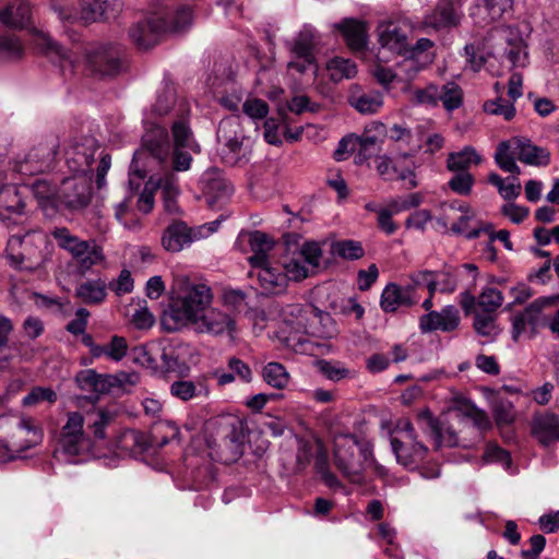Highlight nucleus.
Returning <instances> with one entry per match:
<instances>
[{
    "instance_id": "f257e3e1",
    "label": "nucleus",
    "mask_w": 559,
    "mask_h": 559,
    "mask_svg": "<svg viewBox=\"0 0 559 559\" xmlns=\"http://www.w3.org/2000/svg\"><path fill=\"white\" fill-rule=\"evenodd\" d=\"M191 24L189 5H175L173 0H152L146 17L131 26L129 36L139 49L146 50L167 36L187 32Z\"/></svg>"
},
{
    "instance_id": "f03ea898",
    "label": "nucleus",
    "mask_w": 559,
    "mask_h": 559,
    "mask_svg": "<svg viewBox=\"0 0 559 559\" xmlns=\"http://www.w3.org/2000/svg\"><path fill=\"white\" fill-rule=\"evenodd\" d=\"M150 154L160 166L165 168L164 175H153L148 180L155 189L162 190L165 210L168 213L178 211L177 197L179 194L178 178L170 160V141L167 130L160 126H153L142 138V150L134 154L131 169L143 178L144 174L138 170V160L145 154Z\"/></svg>"
},
{
    "instance_id": "7ed1b4c3",
    "label": "nucleus",
    "mask_w": 559,
    "mask_h": 559,
    "mask_svg": "<svg viewBox=\"0 0 559 559\" xmlns=\"http://www.w3.org/2000/svg\"><path fill=\"white\" fill-rule=\"evenodd\" d=\"M212 300L213 293L206 284L187 276L175 277L168 307L162 316L163 329L167 332H177L188 328Z\"/></svg>"
},
{
    "instance_id": "20e7f679",
    "label": "nucleus",
    "mask_w": 559,
    "mask_h": 559,
    "mask_svg": "<svg viewBox=\"0 0 559 559\" xmlns=\"http://www.w3.org/2000/svg\"><path fill=\"white\" fill-rule=\"evenodd\" d=\"M216 139L218 152L226 165L236 166L249 162L253 141L247 136L239 116H230L221 120Z\"/></svg>"
},
{
    "instance_id": "39448f33",
    "label": "nucleus",
    "mask_w": 559,
    "mask_h": 559,
    "mask_svg": "<svg viewBox=\"0 0 559 559\" xmlns=\"http://www.w3.org/2000/svg\"><path fill=\"white\" fill-rule=\"evenodd\" d=\"M515 159L532 166H547L550 162V154L547 150L534 145L526 139L513 138L500 142L495 153L496 164L503 171L520 175L521 170Z\"/></svg>"
},
{
    "instance_id": "423d86ee",
    "label": "nucleus",
    "mask_w": 559,
    "mask_h": 559,
    "mask_svg": "<svg viewBox=\"0 0 559 559\" xmlns=\"http://www.w3.org/2000/svg\"><path fill=\"white\" fill-rule=\"evenodd\" d=\"M50 235L58 247L72 257L81 273H86L105 261L103 248L95 240H83L71 234L67 227H55Z\"/></svg>"
},
{
    "instance_id": "0eeeda50",
    "label": "nucleus",
    "mask_w": 559,
    "mask_h": 559,
    "mask_svg": "<svg viewBox=\"0 0 559 559\" xmlns=\"http://www.w3.org/2000/svg\"><path fill=\"white\" fill-rule=\"evenodd\" d=\"M322 249L317 241H305L300 246L287 243L283 269L288 281L299 282L316 273L320 267Z\"/></svg>"
},
{
    "instance_id": "6e6552de",
    "label": "nucleus",
    "mask_w": 559,
    "mask_h": 559,
    "mask_svg": "<svg viewBox=\"0 0 559 559\" xmlns=\"http://www.w3.org/2000/svg\"><path fill=\"white\" fill-rule=\"evenodd\" d=\"M43 440V430L35 419L20 418L11 428L8 438L0 442V461L14 460L25 450L39 444Z\"/></svg>"
},
{
    "instance_id": "1a4fd4ad",
    "label": "nucleus",
    "mask_w": 559,
    "mask_h": 559,
    "mask_svg": "<svg viewBox=\"0 0 559 559\" xmlns=\"http://www.w3.org/2000/svg\"><path fill=\"white\" fill-rule=\"evenodd\" d=\"M85 419L80 412H70L61 428L58 450L67 455L75 456L88 452L93 448L91 437L84 430Z\"/></svg>"
},
{
    "instance_id": "9d476101",
    "label": "nucleus",
    "mask_w": 559,
    "mask_h": 559,
    "mask_svg": "<svg viewBox=\"0 0 559 559\" xmlns=\"http://www.w3.org/2000/svg\"><path fill=\"white\" fill-rule=\"evenodd\" d=\"M559 300L558 296L539 297L527 305L521 312L512 318V338L519 341L521 335L530 331L535 335L538 328L546 325L545 310L556 306Z\"/></svg>"
},
{
    "instance_id": "9b49d317",
    "label": "nucleus",
    "mask_w": 559,
    "mask_h": 559,
    "mask_svg": "<svg viewBox=\"0 0 559 559\" xmlns=\"http://www.w3.org/2000/svg\"><path fill=\"white\" fill-rule=\"evenodd\" d=\"M391 447L396 461L406 468H415L428 453V448L417 440L414 426L408 421L397 430V436L391 438Z\"/></svg>"
},
{
    "instance_id": "f8f14e48",
    "label": "nucleus",
    "mask_w": 559,
    "mask_h": 559,
    "mask_svg": "<svg viewBox=\"0 0 559 559\" xmlns=\"http://www.w3.org/2000/svg\"><path fill=\"white\" fill-rule=\"evenodd\" d=\"M173 146L170 145L171 166L177 171H186L192 163L191 154L201 152L200 145L185 119L174 121L171 126Z\"/></svg>"
},
{
    "instance_id": "ddd939ff",
    "label": "nucleus",
    "mask_w": 559,
    "mask_h": 559,
    "mask_svg": "<svg viewBox=\"0 0 559 559\" xmlns=\"http://www.w3.org/2000/svg\"><path fill=\"white\" fill-rule=\"evenodd\" d=\"M118 46L98 45L86 51L85 68L95 76H115L126 68Z\"/></svg>"
},
{
    "instance_id": "4468645a",
    "label": "nucleus",
    "mask_w": 559,
    "mask_h": 559,
    "mask_svg": "<svg viewBox=\"0 0 559 559\" xmlns=\"http://www.w3.org/2000/svg\"><path fill=\"white\" fill-rule=\"evenodd\" d=\"M59 148V140L49 136L34 145L22 159L14 163V170L32 176L51 168Z\"/></svg>"
},
{
    "instance_id": "2eb2a0df",
    "label": "nucleus",
    "mask_w": 559,
    "mask_h": 559,
    "mask_svg": "<svg viewBox=\"0 0 559 559\" xmlns=\"http://www.w3.org/2000/svg\"><path fill=\"white\" fill-rule=\"evenodd\" d=\"M192 330L199 334L211 336L234 337L237 331L236 318L222 308L206 307L190 323Z\"/></svg>"
},
{
    "instance_id": "dca6fc26",
    "label": "nucleus",
    "mask_w": 559,
    "mask_h": 559,
    "mask_svg": "<svg viewBox=\"0 0 559 559\" xmlns=\"http://www.w3.org/2000/svg\"><path fill=\"white\" fill-rule=\"evenodd\" d=\"M358 439L354 435H340L334 440V464L349 481L360 484L364 463L355 459Z\"/></svg>"
},
{
    "instance_id": "f3484780",
    "label": "nucleus",
    "mask_w": 559,
    "mask_h": 559,
    "mask_svg": "<svg viewBox=\"0 0 559 559\" xmlns=\"http://www.w3.org/2000/svg\"><path fill=\"white\" fill-rule=\"evenodd\" d=\"M308 313V305L299 304L283 306L278 311L281 320L280 333L286 346L298 350L305 344V317Z\"/></svg>"
},
{
    "instance_id": "a211bd4d",
    "label": "nucleus",
    "mask_w": 559,
    "mask_h": 559,
    "mask_svg": "<svg viewBox=\"0 0 559 559\" xmlns=\"http://www.w3.org/2000/svg\"><path fill=\"white\" fill-rule=\"evenodd\" d=\"M217 225L218 222L215 221L201 226L198 230H193L183 222H175L164 231L162 245L167 251L179 252L193 240L214 233L217 229Z\"/></svg>"
},
{
    "instance_id": "6ab92c4d",
    "label": "nucleus",
    "mask_w": 559,
    "mask_h": 559,
    "mask_svg": "<svg viewBox=\"0 0 559 559\" xmlns=\"http://www.w3.org/2000/svg\"><path fill=\"white\" fill-rule=\"evenodd\" d=\"M90 198L91 187L86 177L66 178L58 188V209L81 210L90 203Z\"/></svg>"
},
{
    "instance_id": "aec40b11",
    "label": "nucleus",
    "mask_w": 559,
    "mask_h": 559,
    "mask_svg": "<svg viewBox=\"0 0 559 559\" xmlns=\"http://www.w3.org/2000/svg\"><path fill=\"white\" fill-rule=\"evenodd\" d=\"M7 257L19 269H35L41 262L40 252L33 248V241L26 236L13 235L7 245Z\"/></svg>"
},
{
    "instance_id": "412c9836",
    "label": "nucleus",
    "mask_w": 559,
    "mask_h": 559,
    "mask_svg": "<svg viewBox=\"0 0 559 559\" xmlns=\"http://www.w3.org/2000/svg\"><path fill=\"white\" fill-rule=\"evenodd\" d=\"M37 45L57 63L63 76H72L81 67L76 52H69L49 35L41 34L37 38Z\"/></svg>"
},
{
    "instance_id": "4be33fe9",
    "label": "nucleus",
    "mask_w": 559,
    "mask_h": 559,
    "mask_svg": "<svg viewBox=\"0 0 559 559\" xmlns=\"http://www.w3.org/2000/svg\"><path fill=\"white\" fill-rule=\"evenodd\" d=\"M97 151L94 139H85L84 142H75L64 152L66 164L70 171L85 177L91 173V166Z\"/></svg>"
},
{
    "instance_id": "5701e85b",
    "label": "nucleus",
    "mask_w": 559,
    "mask_h": 559,
    "mask_svg": "<svg viewBox=\"0 0 559 559\" xmlns=\"http://www.w3.org/2000/svg\"><path fill=\"white\" fill-rule=\"evenodd\" d=\"M514 0H475L471 16L474 23L486 27L510 14Z\"/></svg>"
},
{
    "instance_id": "b1692460",
    "label": "nucleus",
    "mask_w": 559,
    "mask_h": 559,
    "mask_svg": "<svg viewBox=\"0 0 559 559\" xmlns=\"http://www.w3.org/2000/svg\"><path fill=\"white\" fill-rule=\"evenodd\" d=\"M461 317L455 306L449 305L441 311H430L419 319V329L423 333L433 331L452 332L460 325Z\"/></svg>"
},
{
    "instance_id": "393cba45",
    "label": "nucleus",
    "mask_w": 559,
    "mask_h": 559,
    "mask_svg": "<svg viewBox=\"0 0 559 559\" xmlns=\"http://www.w3.org/2000/svg\"><path fill=\"white\" fill-rule=\"evenodd\" d=\"M249 277L255 280L262 294H278L285 290L287 286V276L271 261L262 265H252Z\"/></svg>"
},
{
    "instance_id": "a878e982",
    "label": "nucleus",
    "mask_w": 559,
    "mask_h": 559,
    "mask_svg": "<svg viewBox=\"0 0 559 559\" xmlns=\"http://www.w3.org/2000/svg\"><path fill=\"white\" fill-rule=\"evenodd\" d=\"M523 76L519 72L512 73L509 79L508 96L509 100L498 97L492 100H487L484 104V110L490 115L503 116L506 120H511L515 116V108L513 102L522 96Z\"/></svg>"
},
{
    "instance_id": "bb28decb",
    "label": "nucleus",
    "mask_w": 559,
    "mask_h": 559,
    "mask_svg": "<svg viewBox=\"0 0 559 559\" xmlns=\"http://www.w3.org/2000/svg\"><path fill=\"white\" fill-rule=\"evenodd\" d=\"M418 423L425 432L430 436L436 448L459 445L456 431L449 425L435 418L429 411H424L418 415Z\"/></svg>"
},
{
    "instance_id": "cd10ccee",
    "label": "nucleus",
    "mask_w": 559,
    "mask_h": 559,
    "mask_svg": "<svg viewBox=\"0 0 559 559\" xmlns=\"http://www.w3.org/2000/svg\"><path fill=\"white\" fill-rule=\"evenodd\" d=\"M502 293L493 287L484 288L478 297L464 293L461 299V306L466 316L475 310H480L483 313L497 314V310L502 306Z\"/></svg>"
},
{
    "instance_id": "c85d7f7f",
    "label": "nucleus",
    "mask_w": 559,
    "mask_h": 559,
    "mask_svg": "<svg viewBox=\"0 0 559 559\" xmlns=\"http://www.w3.org/2000/svg\"><path fill=\"white\" fill-rule=\"evenodd\" d=\"M461 0H440L425 23L436 29L457 26L462 19Z\"/></svg>"
},
{
    "instance_id": "c756f323",
    "label": "nucleus",
    "mask_w": 559,
    "mask_h": 559,
    "mask_svg": "<svg viewBox=\"0 0 559 559\" xmlns=\"http://www.w3.org/2000/svg\"><path fill=\"white\" fill-rule=\"evenodd\" d=\"M497 32L507 44L504 53L512 67H525L528 56L527 46L520 29L513 26H503Z\"/></svg>"
},
{
    "instance_id": "7c9ffc66",
    "label": "nucleus",
    "mask_w": 559,
    "mask_h": 559,
    "mask_svg": "<svg viewBox=\"0 0 559 559\" xmlns=\"http://www.w3.org/2000/svg\"><path fill=\"white\" fill-rule=\"evenodd\" d=\"M305 318V343L308 337L331 338L336 333L331 316L312 305H308V313Z\"/></svg>"
},
{
    "instance_id": "2f4dec72",
    "label": "nucleus",
    "mask_w": 559,
    "mask_h": 559,
    "mask_svg": "<svg viewBox=\"0 0 559 559\" xmlns=\"http://www.w3.org/2000/svg\"><path fill=\"white\" fill-rule=\"evenodd\" d=\"M417 302L414 296V287L400 286L395 283L388 284L381 294L380 306L384 312H395L401 307H411Z\"/></svg>"
},
{
    "instance_id": "473e14b6",
    "label": "nucleus",
    "mask_w": 559,
    "mask_h": 559,
    "mask_svg": "<svg viewBox=\"0 0 559 559\" xmlns=\"http://www.w3.org/2000/svg\"><path fill=\"white\" fill-rule=\"evenodd\" d=\"M106 0H95L93 4L83 7L80 11L69 5L55 7V11L63 22L74 23L80 21L88 24L106 13Z\"/></svg>"
},
{
    "instance_id": "72a5a7b5",
    "label": "nucleus",
    "mask_w": 559,
    "mask_h": 559,
    "mask_svg": "<svg viewBox=\"0 0 559 559\" xmlns=\"http://www.w3.org/2000/svg\"><path fill=\"white\" fill-rule=\"evenodd\" d=\"M241 444L240 437L236 432V425L231 424L230 432L223 437L217 448L212 449L211 455L224 464H230L241 456Z\"/></svg>"
},
{
    "instance_id": "f704fd0d",
    "label": "nucleus",
    "mask_w": 559,
    "mask_h": 559,
    "mask_svg": "<svg viewBox=\"0 0 559 559\" xmlns=\"http://www.w3.org/2000/svg\"><path fill=\"white\" fill-rule=\"evenodd\" d=\"M201 189L210 203L227 197L233 192V187L216 168L207 169L201 178Z\"/></svg>"
},
{
    "instance_id": "c9c22d12",
    "label": "nucleus",
    "mask_w": 559,
    "mask_h": 559,
    "mask_svg": "<svg viewBox=\"0 0 559 559\" xmlns=\"http://www.w3.org/2000/svg\"><path fill=\"white\" fill-rule=\"evenodd\" d=\"M532 435L545 447L559 441V417L554 414L535 417L532 424Z\"/></svg>"
},
{
    "instance_id": "e433bc0d",
    "label": "nucleus",
    "mask_w": 559,
    "mask_h": 559,
    "mask_svg": "<svg viewBox=\"0 0 559 559\" xmlns=\"http://www.w3.org/2000/svg\"><path fill=\"white\" fill-rule=\"evenodd\" d=\"M117 413L114 409L97 407L86 412L84 419L87 429L97 440H104L107 437L106 430L116 420Z\"/></svg>"
},
{
    "instance_id": "4c0bfd02",
    "label": "nucleus",
    "mask_w": 559,
    "mask_h": 559,
    "mask_svg": "<svg viewBox=\"0 0 559 559\" xmlns=\"http://www.w3.org/2000/svg\"><path fill=\"white\" fill-rule=\"evenodd\" d=\"M32 8L28 0H12L0 11V21L11 27H25L31 22Z\"/></svg>"
},
{
    "instance_id": "58836bf2",
    "label": "nucleus",
    "mask_w": 559,
    "mask_h": 559,
    "mask_svg": "<svg viewBox=\"0 0 559 559\" xmlns=\"http://www.w3.org/2000/svg\"><path fill=\"white\" fill-rule=\"evenodd\" d=\"M348 103L360 114L377 112L383 106L382 94L378 91L362 92L355 86L348 97Z\"/></svg>"
},
{
    "instance_id": "ea45409f",
    "label": "nucleus",
    "mask_w": 559,
    "mask_h": 559,
    "mask_svg": "<svg viewBox=\"0 0 559 559\" xmlns=\"http://www.w3.org/2000/svg\"><path fill=\"white\" fill-rule=\"evenodd\" d=\"M379 43L382 48L401 55L407 46L406 35L393 23H384L378 27Z\"/></svg>"
},
{
    "instance_id": "a19ab883",
    "label": "nucleus",
    "mask_w": 559,
    "mask_h": 559,
    "mask_svg": "<svg viewBox=\"0 0 559 559\" xmlns=\"http://www.w3.org/2000/svg\"><path fill=\"white\" fill-rule=\"evenodd\" d=\"M347 46L355 51L362 50L367 43L366 24L354 20L345 19L338 25Z\"/></svg>"
},
{
    "instance_id": "79ce46f5",
    "label": "nucleus",
    "mask_w": 559,
    "mask_h": 559,
    "mask_svg": "<svg viewBox=\"0 0 559 559\" xmlns=\"http://www.w3.org/2000/svg\"><path fill=\"white\" fill-rule=\"evenodd\" d=\"M107 288L105 280H86L76 286L75 295L84 304L98 305L106 299Z\"/></svg>"
},
{
    "instance_id": "37998d69",
    "label": "nucleus",
    "mask_w": 559,
    "mask_h": 559,
    "mask_svg": "<svg viewBox=\"0 0 559 559\" xmlns=\"http://www.w3.org/2000/svg\"><path fill=\"white\" fill-rule=\"evenodd\" d=\"M252 255L248 258L250 265H262L270 261L269 253L274 247L272 238L266 234L255 230L250 234L249 238Z\"/></svg>"
},
{
    "instance_id": "c03bdc74",
    "label": "nucleus",
    "mask_w": 559,
    "mask_h": 559,
    "mask_svg": "<svg viewBox=\"0 0 559 559\" xmlns=\"http://www.w3.org/2000/svg\"><path fill=\"white\" fill-rule=\"evenodd\" d=\"M76 382L82 390L95 393H105L111 385L108 376L99 374L93 369H86L79 372L76 376Z\"/></svg>"
},
{
    "instance_id": "a18cd8bd",
    "label": "nucleus",
    "mask_w": 559,
    "mask_h": 559,
    "mask_svg": "<svg viewBox=\"0 0 559 559\" xmlns=\"http://www.w3.org/2000/svg\"><path fill=\"white\" fill-rule=\"evenodd\" d=\"M481 156L472 146H465L460 152L450 153L447 167L450 171H467L472 164H480Z\"/></svg>"
},
{
    "instance_id": "49530a36",
    "label": "nucleus",
    "mask_w": 559,
    "mask_h": 559,
    "mask_svg": "<svg viewBox=\"0 0 559 559\" xmlns=\"http://www.w3.org/2000/svg\"><path fill=\"white\" fill-rule=\"evenodd\" d=\"M129 344L126 337L119 335H112L109 342L100 344V347H96V358L106 357L111 361H121L128 353Z\"/></svg>"
},
{
    "instance_id": "de8ad7c7",
    "label": "nucleus",
    "mask_w": 559,
    "mask_h": 559,
    "mask_svg": "<svg viewBox=\"0 0 559 559\" xmlns=\"http://www.w3.org/2000/svg\"><path fill=\"white\" fill-rule=\"evenodd\" d=\"M117 445L126 453L135 454L145 451L148 447V442L143 432L134 429H127L119 436Z\"/></svg>"
},
{
    "instance_id": "09e8293b",
    "label": "nucleus",
    "mask_w": 559,
    "mask_h": 559,
    "mask_svg": "<svg viewBox=\"0 0 559 559\" xmlns=\"http://www.w3.org/2000/svg\"><path fill=\"white\" fill-rule=\"evenodd\" d=\"M32 191L41 207L58 209V188L48 180H35L32 185Z\"/></svg>"
},
{
    "instance_id": "8fccbe9b",
    "label": "nucleus",
    "mask_w": 559,
    "mask_h": 559,
    "mask_svg": "<svg viewBox=\"0 0 559 559\" xmlns=\"http://www.w3.org/2000/svg\"><path fill=\"white\" fill-rule=\"evenodd\" d=\"M329 76L333 82L353 79L357 74L356 63L349 59L334 57L326 63Z\"/></svg>"
},
{
    "instance_id": "3c124183",
    "label": "nucleus",
    "mask_w": 559,
    "mask_h": 559,
    "mask_svg": "<svg viewBox=\"0 0 559 559\" xmlns=\"http://www.w3.org/2000/svg\"><path fill=\"white\" fill-rule=\"evenodd\" d=\"M471 314L474 316V331L479 336L493 340L500 333V329L498 328L497 324V314L483 313L480 312V310L472 311Z\"/></svg>"
},
{
    "instance_id": "603ef678",
    "label": "nucleus",
    "mask_w": 559,
    "mask_h": 559,
    "mask_svg": "<svg viewBox=\"0 0 559 559\" xmlns=\"http://www.w3.org/2000/svg\"><path fill=\"white\" fill-rule=\"evenodd\" d=\"M314 36L311 31L304 29L290 44V51L295 58H306L307 60H314L313 55Z\"/></svg>"
},
{
    "instance_id": "864d4df0",
    "label": "nucleus",
    "mask_w": 559,
    "mask_h": 559,
    "mask_svg": "<svg viewBox=\"0 0 559 559\" xmlns=\"http://www.w3.org/2000/svg\"><path fill=\"white\" fill-rule=\"evenodd\" d=\"M441 100L448 111L457 109L463 103V91L454 82H448L438 87V102Z\"/></svg>"
},
{
    "instance_id": "5fc2aeb1",
    "label": "nucleus",
    "mask_w": 559,
    "mask_h": 559,
    "mask_svg": "<svg viewBox=\"0 0 559 559\" xmlns=\"http://www.w3.org/2000/svg\"><path fill=\"white\" fill-rule=\"evenodd\" d=\"M264 381L274 389H284L289 382V373L280 362H269L262 370Z\"/></svg>"
},
{
    "instance_id": "6e6d98bb",
    "label": "nucleus",
    "mask_w": 559,
    "mask_h": 559,
    "mask_svg": "<svg viewBox=\"0 0 559 559\" xmlns=\"http://www.w3.org/2000/svg\"><path fill=\"white\" fill-rule=\"evenodd\" d=\"M332 252L345 260H358L365 255L361 242L352 239L333 242Z\"/></svg>"
},
{
    "instance_id": "4d7b16f0",
    "label": "nucleus",
    "mask_w": 559,
    "mask_h": 559,
    "mask_svg": "<svg viewBox=\"0 0 559 559\" xmlns=\"http://www.w3.org/2000/svg\"><path fill=\"white\" fill-rule=\"evenodd\" d=\"M421 67L417 60L413 58H406L397 64V73H402L399 78V83H403L402 91L411 92V82L416 78Z\"/></svg>"
},
{
    "instance_id": "13d9d810",
    "label": "nucleus",
    "mask_w": 559,
    "mask_h": 559,
    "mask_svg": "<svg viewBox=\"0 0 559 559\" xmlns=\"http://www.w3.org/2000/svg\"><path fill=\"white\" fill-rule=\"evenodd\" d=\"M409 96V102L413 105H431L437 106L438 104V86L429 85L426 88H417L412 90L411 92H405Z\"/></svg>"
},
{
    "instance_id": "bf43d9fd",
    "label": "nucleus",
    "mask_w": 559,
    "mask_h": 559,
    "mask_svg": "<svg viewBox=\"0 0 559 559\" xmlns=\"http://www.w3.org/2000/svg\"><path fill=\"white\" fill-rule=\"evenodd\" d=\"M57 401V393L50 388L35 386L23 397L24 406H35L41 402L52 404Z\"/></svg>"
},
{
    "instance_id": "052dcab7",
    "label": "nucleus",
    "mask_w": 559,
    "mask_h": 559,
    "mask_svg": "<svg viewBox=\"0 0 559 559\" xmlns=\"http://www.w3.org/2000/svg\"><path fill=\"white\" fill-rule=\"evenodd\" d=\"M24 206L25 204L15 188H8L2 191L0 207L5 209L9 213L21 214L24 211Z\"/></svg>"
},
{
    "instance_id": "680f3d73",
    "label": "nucleus",
    "mask_w": 559,
    "mask_h": 559,
    "mask_svg": "<svg viewBox=\"0 0 559 559\" xmlns=\"http://www.w3.org/2000/svg\"><path fill=\"white\" fill-rule=\"evenodd\" d=\"M178 435L179 428L169 421L155 424L152 431L153 439L160 445L176 439Z\"/></svg>"
},
{
    "instance_id": "e2e57ef3",
    "label": "nucleus",
    "mask_w": 559,
    "mask_h": 559,
    "mask_svg": "<svg viewBox=\"0 0 559 559\" xmlns=\"http://www.w3.org/2000/svg\"><path fill=\"white\" fill-rule=\"evenodd\" d=\"M450 181V189L461 195H467L471 193L475 179L468 171H456Z\"/></svg>"
},
{
    "instance_id": "0e129e2a",
    "label": "nucleus",
    "mask_w": 559,
    "mask_h": 559,
    "mask_svg": "<svg viewBox=\"0 0 559 559\" xmlns=\"http://www.w3.org/2000/svg\"><path fill=\"white\" fill-rule=\"evenodd\" d=\"M318 366L322 374L331 381L337 382L350 374L349 369L345 368L340 362L321 360L318 362Z\"/></svg>"
},
{
    "instance_id": "69168bd1",
    "label": "nucleus",
    "mask_w": 559,
    "mask_h": 559,
    "mask_svg": "<svg viewBox=\"0 0 559 559\" xmlns=\"http://www.w3.org/2000/svg\"><path fill=\"white\" fill-rule=\"evenodd\" d=\"M357 142H355V150L357 152L356 163L361 164L374 152L377 139L376 136H355Z\"/></svg>"
},
{
    "instance_id": "338daca9",
    "label": "nucleus",
    "mask_w": 559,
    "mask_h": 559,
    "mask_svg": "<svg viewBox=\"0 0 559 559\" xmlns=\"http://www.w3.org/2000/svg\"><path fill=\"white\" fill-rule=\"evenodd\" d=\"M175 105V94L167 90L158 94L156 102L152 106V115L163 117L170 112Z\"/></svg>"
},
{
    "instance_id": "774afa93",
    "label": "nucleus",
    "mask_w": 559,
    "mask_h": 559,
    "mask_svg": "<svg viewBox=\"0 0 559 559\" xmlns=\"http://www.w3.org/2000/svg\"><path fill=\"white\" fill-rule=\"evenodd\" d=\"M132 357L134 362L148 368H156L157 360L154 356L153 348L142 344L132 348Z\"/></svg>"
}]
</instances>
